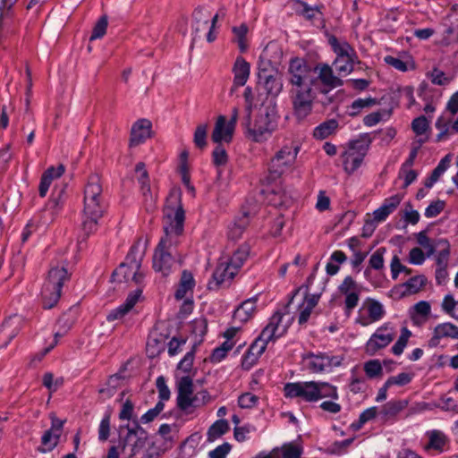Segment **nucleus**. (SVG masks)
<instances>
[{"mask_svg":"<svg viewBox=\"0 0 458 458\" xmlns=\"http://www.w3.org/2000/svg\"><path fill=\"white\" fill-rule=\"evenodd\" d=\"M248 225V214L243 213V215L235 220L233 225L229 228V238L233 240H237L240 238Z\"/></svg>","mask_w":458,"mask_h":458,"instance_id":"obj_36","label":"nucleus"},{"mask_svg":"<svg viewBox=\"0 0 458 458\" xmlns=\"http://www.w3.org/2000/svg\"><path fill=\"white\" fill-rule=\"evenodd\" d=\"M458 339V327L452 323H443L437 325L434 329V335L428 341L430 348L437 347L441 338Z\"/></svg>","mask_w":458,"mask_h":458,"instance_id":"obj_20","label":"nucleus"},{"mask_svg":"<svg viewBox=\"0 0 458 458\" xmlns=\"http://www.w3.org/2000/svg\"><path fill=\"white\" fill-rule=\"evenodd\" d=\"M377 104L376 98H358L354 100L351 106L352 111L350 113V115L354 116L360 113V111L365 107H370Z\"/></svg>","mask_w":458,"mask_h":458,"instance_id":"obj_45","label":"nucleus"},{"mask_svg":"<svg viewBox=\"0 0 458 458\" xmlns=\"http://www.w3.org/2000/svg\"><path fill=\"white\" fill-rule=\"evenodd\" d=\"M437 245L442 248L437 257V267L446 268L450 255V244L447 240L440 239L437 242Z\"/></svg>","mask_w":458,"mask_h":458,"instance_id":"obj_39","label":"nucleus"},{"mask_svg":"<svg viewBox=\"0 0 458 458\" xmlns=\"http://www.w3.org/2000/svg\"><path fill=\"white\" fill-rule=\"evenodd\" d=\"M137 247H132L126 257V261L122 263L112 274V281L117 283L134 282L140 284L144 275L140 272L143 253L137 255Z\"/></svg>","mask_w":458,"mask_h":458,"instance_id":"obj_7","label":"nucleus"},{"mask_svg":"<svg viewBox=\"0 0 458 458\" xmlns=\"http://www.w3.org/2000/svg\"><path fill=\"white\" fill-rule=\"evenodd\" d=\"M305 359L308 360V369L313 373L322 372L327 368L332 367V360H334L325 354L315 355L313 353L307 354Z\"/></svg>","mask_w":458,"mask_h":458,"instance_id":"obj_27","label":"nucleus"},{"mask_svg":"<svg viewBox=\"0 0 458 458\" xmlns=\"http://www.w3.org/2000/svg\"><path fill=\"white\" fill-rule=\"evenodd\" d=\"M82 230L86 235H89L97 230L98 221L101 216H95L90 214H84Z\"/></svg>","mask_w":458,"mask_h":458,"instance_id":"obj_49","label":"nucleus"},{"mask_svg":"<svg viewBox=\"0 0 458 458\" xmlns=\"http://www.w3.org/2000/svg\"><path fill=\"white\" fill-rule=\"evenodd\" d=\"M402 200V196L395 194L388 199H386L380 208L376 209L373 213V220L376 223L383 222L386 217L396 209Z\"/></svg>","mask_w":458,"mask_h":458,"instance_id":"obj_22","label":"nucleus"},{"mask_svg":"<svg viewBox=\"0 0 458 458\" xmlns=\"http://www.w3.org/2000/svg\"><path fill=\"white\" fill-rule=\"evenodd\" d=\"M207 320L205 318L195 319L191 323V332L195 335L202 337L207 332Z\"/></svg>","mask_w":458,"mask_h":458,"instance_id":"obj_61","label":"nucleus"},{"mask_svg":"<svg viewBox=\"0 0 458 458\" xmlns=\"http://www.w3.org/2000/svg\"><path fill=\"white\" fill-rule=\"evenodd\" d=\"M364 370L368 377H375L382 374L383 369L377 360H372L365 363Z\"/></svg>","mask_w":458,"mask_h":458,"instance_id":"obj_53","label":"nucleus"},{"mask_svg":"<svg viewBox=\"0 0 458 458\" xmlns=\"http://www.w3.org/2000/svg\"><path fill=\"white\" fill-rule=\"evenodd\" d=\"M229 430V424L225 420H218L208 430V441L213 442Z\"/></svg>","mask_w":458,"mask_h":458,"instance_id":"obj_34","label":"nucleus"},{"mask_svg":"<svg viewBox=\"0 0 458 458\" xmlns=\"http://www.w3.org/2000/svg\"><path fill=\"white\" fill-rule=\"evenodd\" d=\"M156 386L158 390L159 398L161 400H168L170 397V390L166 386L165 377L162 376L158 377L157 378Z\"/></svg>","mask_w":458,"mask_h":458,"instance_id":"obj_62","label":"nucleus"},{"mask_svg":"<svg viewBox=\"0 0 458 458\" xmlns=\"http://www.w3.org/2000/svg\"><path fill=\"white\" fill-rule=\"evenodd\" d=\"M208 130V123L199 124L194 131L193 141L199 148L202 149L207 146V135Z\"/></svg>","mask_w":458,"mask_h":458,"instance_id":"obj_41","label":"nucleus"},{"mask_svg":"<svg viewBox=\"0 0 458 458\" xmlns=\"http://www.w3.org/2000/svg\"><path fill=\"white\" fill-rule=\"evenodd\" d=\"M445 201L437 200L432 202L425 210V216L428 218L435 217L441 213L445 208Z\"/></svg>","mask_w":458,"mask_h":458,"instance_id":"obj_59","label":"nucleus"},{"mask_svg":"<svg viewBox=\"0 0 458 458\" xmlns=\"http://www.w3.org/2000/svg\"><path fill=\"white\" fill-rule=\"evenodd\" d=\"M177 406L188 411L192 406L193 382L189 376L182 377L177 382Z\"/></svg>","mask_w":458,"mask_h":458,"instance_id":"obj_13","label":"nucleus"},{"mask_svg":"<svg viewBox=\"0 0 458 458\" xmlns=\"http://www.w3.org/2000/svg\"><path fill=\"white\" fill-rule=\"evenodd\" d=\"M411 128L417 135H421L428 128V122L424 115L415 118L411 123Z\"/></svg>","mask_w":458,"mask_h":458,"instance_id":"obj_54","label":"nucleus"},{"mask_svg":"<svg viewBox=\"0 0 458 458\" xmlns=\"http://www.w3.org/2000/svg\"><path fill=\"white\" fill-rule=\"evenodd\" d=\"M250 105L246 106V115L242 124L250 138L257 142L262 141L270 136L277 127L275 109L268 106L260 109L253 123L250 120Z\"/></svg>","mask_w":458,"mask_h":458,"instance_id":"obj_3","label":"nucleus"},{"mask_svg":"<svg viewBox=\"0 0 458 458\" xmlns=\"http://www.w3.org/2000/svg\"><path fill=\"white\" fill-rule=\"evenodd\" d=\"M283 314L279 311L276 312L269 320V323L267 327L262 330L261 334L258 337V339L261 340L264 344L267 345L270 341H274L276 338L280 337L285 332V329L283 328L279 331V325L282 321Z\"/></svg>","mask_w":458,"mask_h":458,"instance_id":"obj_16","label":"nucleus"},{"mask_svg":"<svg viewBox=\"0 0 458 458\" xmlns=\"http://www.w3.org/2000/svg\"><path fill=\"white\" fill-rule=\"evenodd\" d=\"M339 291L343 294L352 292H360V286L352 276H346L339 286Z\"/></svg>","mask_w":458,"mask_h":458,"instance_id":"obj_52","label":"nucleus"},{"mask_svg":"<svg viewBox=\"0 0 458 458\" xmlns=\"http://www.w3.org/2000/svg\"><path fill=\"white\" fill-rule=\"evenodd\" d=\"M69 278L70 276L64 267L56 266L50 268L41 293L44 309H51L58 302L63 284Z\"/></svg>","mask_w":458,"mask_h":458,"instance_id":"obj_6","label":"nucleus"},{"mask_svg":"<svg viewBox=\"0 0 458 458\" xmlns=\"http://www.w3.org/2000/svg\"><path fill=\"white\" fill-rule=\"evenodd\" d=\"M83 214H90L95 216H102L104 213L102 185L98 174L89 177L84 189Z\"/></svg>","mask_w":458,"mask_h":458,"instance_id":"obj_8","label":"nucleus"},{"mask_svg":"<svg viewBox=\"0 0 458 458\" xmlns=\"http://www.w3.org/2000/svg\"><path fill=\"white\" fill-rule=\"evenodd\" d=\"M250 64L244 58L239 56L236 58L233 67V84L230 93L233 94L239 87L245 85L250 76Z\"/></svg>","mask_w":458,"mask_h":458,"instance_id":"obj_17","label":"nucleus"},{"mask_svg":"<svg viewBox=\"0 0 458 458\" xmlns=\"http://www.w3.org/2000/svg\"><path fill=\"white\" fill-rule=\"evenodd\" d=\"M249 254L250 246L248 244H243L233 252L228 264L233 267V269L237 271L243 265V262L247 259Z\"/></svg>","mask_w":458,"mask_h":458,"instance_id":"obj_32","label":"nucleus"},{"mask_svg":"<svg viewBox=\"0 0 458 458\" xmlns=\"http://www.w3.org/2000/svg\"><path fill=\"white\" fill-rule=\"evenodd\" d=\"M256 298L244 301L234 311L233 318L242 323L247 322L252 318L256 310Z\"/></svg>","mask_w":458,"mask_h":458,"instance_id":"obj_28","label":"nucleus"},{"mask_svg":"<svg viewBox=\"0 0 458 458\" xmlns=\"http://www.w3.org/2000/svg\"><path fill=\"white\" fill-rule=\"evenodd\" d=\"M127 434L122 440L121 452L128 458H159V451L154 444H148L146 437L138 436V431L142 430L136 423L134 428L127 427Z\"/></svg>","mask_w":458,"mask_h":458,"instance_id":"obj_5","label":"nucleus"},{"mask_svg":"<svg viewBox=\"0 0 458 458\" xmlns=\"http://www.w3.org/2000/svg\"><path fill=\"white\" fill-rule=\"evenodd\" d=\"M299 148L289 145L284 146L271 158L268 172L272 180L280 178L294 164Z\"/></svg>","mask_w":458,"mask_h":458,"instance_id":"obj_9","label":"nucleus"},{"mask_svg":"<svg viewBox=\"0 0 458 458\" xmlns=\"http://www.w3.org/2000/svg\"><path fill=\"white\" fill-rule=\"evenodd\" d=\"M110 434V415L106 414L101 420L98 428V438L100 441H106Z\"/></svg>","mask_w":458,"mask_h":458,"instance_id":"obj_56","label":"nucleus"},{"mask_svg":"<svg viewBox=\"0 0 458 458\" xmlns=\"http://www.w3.org/2000/svg\"><path fill=\"white\" fill-rule=\"evenodd\" d=\"M236 272L228 263H220L214 271L212 280L208 284V288L217 290L226 279H233Z\"/></svg>","mask_w":458,"mask_h":458,"instance_id":"obj_18","label":"nucleus"},{"mask_svg":"<svg viewBox=\"0 0 458 458\" xmlns=\"http://www.w3.org/2000/svg\"><path fill=\"white\" fill-rule=\"evenodd\" d=\"M411 380V376L408 373H400L395 377H391L386 380V385H399L404 386L410 383Z\"/></svg>","mask_w":458,"mask_h":458,"instance_id":"obj_63","label":"nucleus"},{"mask_svg":"<svg viewBox=\"0 0 458 458\" xmlns=\"http://www.w3.org/2000/svg\"><path fill=\"white\" fill-rule=\"evenodd\" d=\"M107 25H108L107 16L102 15L98 19L97 23L95 24L89 39L92 41L97 38H102L106 32Z\"/></svg>","mask_w":458,"mask_h":458,"instance_id":"obj_42","label":"nucleus"},{"mask_svg":"<svg viewBox=\"0 0 458 458\" xmlns=\"http://www.w3.org/2000/svg\"><path fill=\"white\" fill-rule=\"evenodd\" d=\"M55 435V433L49 429L45 431V433L43 434V436L41 437V443H42L43 447L40 446L38 448V450L40 453L49 452V451L54 450L56 447V445H54Z\"/></svg>","mask_w":458,"mask_h":458,"instance_id":"obj_46","label":"nucleus"},{"mask_svg":"<svg viewBox=\"0 0 458 458\" xmlns=\"http://www.w3.org/2000/svg\"><path fill=\"white\" fill-rule=\"evenodd\" d=\"M184 220L182 191L179 187H174L163 209L165 235L160 239L153 255V268L163 276H167L174 264V248L177 244V238L183 233Z\"/></svg>","mask_w":458,"mask_h":458,"instance_id":"obj_2","label":"nucleus"},{"mask_svg":"<svg viewBox=\"0 0 458 458\" xmlns=\"http://www.w3.org/2000/svg\"><path fill=\"white\" fill-rule=\"evenodd\" d=\"M140 294V289H137L136 291L131 293L126 298L124 303L110 311L106 317V319L108 321L122 319L134 307V305L139 301Z\"/></svg>","mask_w":458,"mask_h":458,"instance_id":"obj_19","label":"nucleus"},{"mask_svg":"<svg viewBox=\"0 0 458 458\" xmlns=\"http://www.w3.org/2000/svg\"><path fill=\"white\" fill-rule=\"evenodd\" d=\"M296 3L302 6L301 14L309 21L317 19L318 16L321 15L320 11L316 8L310 7L306 3L301 1H296Z\"/></svg>","mask_w":458,"mask_h":458,"instance_id":"obj_57","label":"nucleus"},{"mask_svg":"<svg viewBox=\"0 0 458 458\" xmlns=\"http://www.w3.org/2000/svg\"><path fill=\"white\" fill-rule=\"evenodd\" d=\"M365 306L368 310V315L370 318V321L376 322L383 318L385 310L383 305L379 301L374 299H368L366 301Z\"/></svg>","mask_w":458,"mask_h":458,"instance_id":"obj_35","label":"nucleus"},{"mask_svg":"<svg viewBox=\"0 0 458 458\" xmlns=\"http://www.w3.org/2000/svg\"><path fill=\"white\" fill-rule=\"evenodd\" d=\"M49 418L51 420V428H49V430L55 433L54 445H57L65 420L58 419L55 412H51L49 414Z\"/></svg>","mask_w":458,"mask_h":458,"instance_id":"obj_44","label":"nucleus"},{"mask_svg":"<svg viewBox=\"0 0 458 458\" xmlns=\"http://www.w3.org/2000/svg\"><path fill=\"white\" fill-rule=\"evenodd\" d=\"M409 262L413 265H421L425 261V254L419 247L412 248L409 253Z\"/></svg>","mask_w":458,"mask_h":458,"instance_id":"obj_60","label":"nucleus"},{"mask_svg":"<svg viewBox=\"0 0 458 458\" xmlns=\"http://www.w3.org/2000/svg\"><path fill=\"white\" fill-rule=\"evenodd\" d=\"M284 391L288 398L301 397L306 402H315L327 397L338 398L336 387L326 382L287 383Z\"/></svg>","mask_w":458,"mask_h":458,"instance_id":"obj_4","label":"nucleus"},{"mask_svg":"<svg viewBox=\"0 0 458 458\" xmlns=\"http://www.w3.org/2000/svg\"><path fill=\"white\" fill-rule=\"evenodd\" d=\"M394 336V333L388 330L386 326L377 328L366 344V352L371 356L375 355L377 351L386 347Z\"/></svg>","mask_w":458,"mask_h":458,"instance_id":"obj_12","label":"nucleus"},{"mask_svg":"<svg viewBox=\"0 0 458 458\" xmlns=\"http://www.w3.org/2000/svg\"><path fill=\"white\" fill-rule=\"evenodd\" d=\"M195 285L193 276L191 272L184 270L182 273L180 284L175 292V298L182 300L185 297L188 291H191Z\"/></svg>","mask_w":458,"mask_h":458,"instance_id":"obj_30","label":"nucleus"},{"mask_svg":"<svg viewBox=\"0 0 458 458\" xmlns=\"http://www.w3.org/2000/svg\"><path fill=\"white\" fill-rule=\"evenodd\" d=\"M351 49L350 45L344 44L339 47V53L334 62L335 71L339 75L350 73L353 70L352 59L348 51Z\"/></svg>","mask_w":458,"mask_h":458,"instance_id":"obj_21","label":"nucleus"},{"mask_svg":"<svg viewBox=\"0 0 458 458\" xmlns=\"http://www.w3.org/2000/svg\"><path fill=\"white\" fill-rule=\"evenodd\" d=\"M65 171L64 165L60 164L57 168L50 166L42 174L40 183L38 186V192L40 197H45L52 183L54 178H59Z\"/></svg>","mask_w":458,"mask_h":458,"instance_id":"obj_24","label":"nucleus"},{"mask_svg":"<svg viewBox=\"0 0 458 458\" xmlns=\"http://www.w3.org/2000/svg\"><path fill=\"white\" fill-rule=\"evenodd\" d=\"M140 191L144 198L147 210L153 209L156 202V197L151 192L150 184H144L140 187Z\"/></svg>","mask_w":458,"mask_h":458,"instance_id":"obj_55","label":"nucleus"},{"mask_svg":"<svg viewBox=\"0 0 458 458\" xmlns=\"http://www.w3.org/2000/svg\"><path fill=\"white\" fill-rule=\"evenodd\" d=\"M212 157L213 163L216 166L225 165L228 161L227 153L220 143L213 150Z\"/></svg>","mask_w":458,"mask_h":458,"instance_id":"obj_50","label":"nucleus"},{"mask_svg":"<svg viewBox=\"0 0 458 458\" xmlns=\"http://www.w3.org/2000/svg\"><path fill=\"white\" fill-rule=\"evenodd\" d=\"M303 446L298 441H293L273 448L269 453H260L254 458H301Z\"/></svg>","mask_w":458,"mask_h":458,"instance_id":"obj_11","label":"nucleus"},{"mask_svg":"<svg viewBox=\"0 0 458 458\" xmlns=\"http://www.w3.org/2000/svg\"><path fill=\"white\" fill-rule=\"evenodd\" d=\"M428 283V279L423 275L411 277L407 282L396 286L401 291V296H408L419 293Z\"/></svg>","mask_w":458,"mask_h":458,"instance_id":"obj_23","label":"nucleus"},{"mask_svg":"<svg viewBox=\"0 0 458 458\" xmlns=\"http://www.w3.org/2000/svg\"><path fill=\"white\" fill-rule=\"evenodd\" d=\"M226 125L225 117L224 115H219L211 135L212 140L215 143H221L222 140L227 143L231 141L226 140Z\"/></svg>","mask_w":458,"mask_h":458,"instance_id":"obj_33","label":"nucleus"},{"mask_svg":"<svg viewBox=\"0 0 458 458\" xmlns=\"http://www.w3.org/2000/svg\"><path fill=\"white\" fill-rule=\"evenodd\" d=\"M386 248L381 247L371 255L369 261L371 268L379 270L384 267V254L386 253Z\"/></svg>","mask_w":458,"mask_h":458,"instance_id":"obj_48","label":"nucleus"},{"mask_svg":"<svg viewBox=\"0 0 458 458\" xmlns=\"http://www.w3.org/2000/svg\"><path fill=\"white\" fill-rule=\"evenodd\" d=\"M385 62L388 65H390L401 72H406L408 70V67L410 64L413 67V64L410 59L403 61V60L400 59L399 57H394L392 55L386 56Z\"/></svg>","mask_w":458,"mask_h":458,"instance_id":"obj_47","label":"nucleus"},{"mask_svg":"<svg viewBox=\"0 0 458 458\" xmlns=\"http://www.w3.org/2000/svg\"><path fill=\"white\" fill-rule=\"evenodd\" d=\"M408 404L409 401L406 399L392 400L382 406L379 414L385 420L394 419L402 411L408 407Z\"/></svg>","mask_w":458,"mask_h":458,"instance_id":"obj_26","label":"nucleus"},{"mask_svg":"<svg viewBox=\"0 0 458 458\" xmlns=\"http://www.w3.org/2000/svg\"><path fill=\"white\" fill-rule=\"evenodd\" d=\"M258 401L257 395L251 393H245L239 396L238 404L241 408L250 409L257 404Z\"/></svg>","mask_w":458,"mask_h":458,"instance_id":"obj_51","label":"nucleus"},{"mask_svg":"<svg viewBox=\"0 0 458 458\" xmlns=\"http://www.w3.org/2000/svg\"><path fill=\"white\" fill-rule=\"evenodd\" d=\"M152 123L148 119H139L131 129L129 146L131 148L142 144L151 137Z\"/></svg>","mask_w":458,"mask_h":458,"instance_id":"obj_14","label":"nucleus"},{"mask_svg":"<svg viewBox=\"0 0 458 458\" xmlns=\"http://www.w3.org/2000/svg\"><path fill=\"white\" fill-rule=\"evenodd\" d=\"M369 141L354 140L350 143L349 149L342 154L344 169L347 174H352L361 165L369 149Z\"/></svg>","mask_w":458,"mask_h":458,"instance_id":"obj_10","label":"nucleus"},{"mask_svg":"<svg viewBox=\"0 0 458 458\" xmlns=\"http://www.w3.org/2000/svg\"><path fill=\"white\" fill-rule=\"evenodd\" d=\"M270 49V47H265L259 56V76L263 72L269 74L272 69H276L277 60H271L269 55Z\"/></svg>","mask_w":458,"mask_h":458,"instance_id":"obj_31","label":"nucleus"},{"mask_svg":"<svg viewBox=\"0 0 458 458\" xmlns=\"http://www.w3.org/2000/svg\"><path fill=\"white\" fill-rule=\"evenodd\" d=\"M231 445L225 443L209 453L210 458H225L226 454L230 452Z\"/></svg>","mask_w":458,"mask_h":458,"instance_id":"obj_64","label":"nucleus"},{"mask_svg":"<svg viewBox=\"0 0 458 458\" xmlns=\"http://www.w3.org/2000/svg\"><path fill=\"white\" fill-rule=\"evenodd\" d=\"M337 126L338 123L334 119L325 122L314 130V137L319 140L326 139L335 131Z\"/></svg>","mask_w":458,"mask_h":458,"instance_id":"obj_38","label":"nucleus"},{"mask_svg":"<svg viewBox=\"0 0 458 458\" xmlns=\"http://www.w3.org/2000/svg\"><path fill=\"white\" fill-rule=\"evenodd\" d=\"M233 33L234 34V41L237 42L240 51L244 53L248 48L246 41L248 26L245 23H242L238 27H233Z\"/></svg>","mask_w":458,"mask_h":458,"instance_id":"obj_40","label":"nucleus"},{"mask_svg":"<svg viewBox=\"0 0 458 458\" xmlns=\"http://www.w3.org/2000/svg\"><path fill=\"white\" fill-rule=\"evenodd\" d=\"M319 298L320 294H310L308 288L306 289L304 301L299 307L300 314L298 322L300 325H304L308 322L312 310L318 305Z\"/></svg>","mask_w":458,"mask_h":458,"instance_id":"obj_25","label":"nucleus"},{"mask_svg":"<svg viewBox=\"0 0 458 458\" xmlns=\"http://www.w3.org/2000/svg\"><path fill=\"white\" fill-rule=\"evenodd\" d=\"M428 443L425 445L426 450L435 449L442 451L446 443L445 436L437 430H433L428 434Z\"/></svg>","mask_w":458,"mask_h":458,"instance_id":"obj_37","label":"nucleus"},{"mask_svg":"<svg viewBox=\"0 0 458 458\" xmlns=\"http://www.w3.org/2000/svg\"><path fill=\"white\" fill-rule=\"evenodd\" d=\"M124 381V376L119 372L109 377L106 386L101 387L98 393L105 398L108 399L114 396L117 389L120 388Z\"/></svg>","mask_w":458,"mask_h":458,"instance_id":"obj_29","label":"nucleus"},{"mask_svg":"<svg viewBox=\"0 0 458 458\" xmlns=\"http://www.w3.org/2000/svg\"><path fill=\"white\" fill-rule=\"evenodd\" d=\"M411 335V331L408 330L406 327H403L402 329L401 335L399 336L398 340L392 347V352L394 354L400 355L403 353V349L405 348Z\"/></svg>","mask_w":458,"mask_h":458,"instance_id":"obj_43","label":"nucleus"},{"mask_svg":"<svg viewBox=\"0 0 458 458\" xmlns=\"http://www.w3.org/2000/svg\"><path fill=\"white\" fill-rule=\"evenodd\" d=\"M289 82L291 84L290 98L293 115L302 121L311 114L313 103L317 97L316 90L318 81L322 87L319 91L327 94L331 89L343 85V81L334 74L332 68L327 64H318L314 68L308 66L301 59L291 60L289 68Z\"/></svg>","mask_w":458,"mask_h":458,"instance_id":"obj_1","label":"nucleus"},{"mask_svg":"<svg viewBox=\"0 0 458 458\" xmlns=\"http://www.w3.org/2000/svg\"><path fill=\"white\" fill-rule=\"evenodd\" d=\"M377 414V409L376 407H371L364 411L359 418L358 424H352V427L356 429L360 428L364 423L374 419Z\"/></svg>","mask_w":458,"mask_h":458,"instance_id":"obj_58","label":"nucleus"},{"mask_svg":"<svg viewBox=\"0 0 458 458\" xmlns=\"http://www.w3.org/2000/svg\"><path fill=\"white\" fill-rule=\"evenodd\" d=\"M259 81L263 85L267 93L272 97H276L283 89L282 75L277 69H272L269 74L262 73L259 75Z\"/></svg>","mask_w":458,"mask_h":458,"instance_id":"obj_15","label":"nucleus"}]
</instances>
